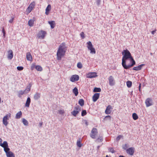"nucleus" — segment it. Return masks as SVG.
Masks as SVG:
<instances>
[{"instance_id": "nucleus-41", "label": "nucleus", "mask_w": 157, "mask_h": 157, "mask_svg": "<svg viewBox=\"0 0 157 157\" xmlns=\"http://www.w3.org/2000/svg\"><path fill=\"white\" fill-rule=\"evenodd\" d=\"M58 112L59 114H62L64 113V111L63 109H61L59 110Z\"/></svg>"}, {"instance_id": "nucleus-3", "label": "nucleus", "mask_w": 157, "mask_h": 157, "mask_svg": "<svg viewBox=\"0 0 157 157\" xmlns=\"http://www.w3.org/2000/svg\"><path fill=\"white\" fill-rule=\"evenodd\" d=\"M7 157H14V154L12 152L10 151V149L8 145L4 149Z\"/></svg>"}, {"instance_id": "nucleus-56", "label": "nucleus", "mask_w": 157, "mask_h": 157, "mask_svg": "<svg viewBox=\"0 0 157 157\" xmlns=\"http://www.w3.org/2000/svg\"><path fill=\"white\" fill-rule=\"evenodd\" d=\"M105 157H109L108 156V155H106L105 156Z\"/></svg>"}, {"instance_id": "nucleus-4", "label": "nucleus", "mask_w": 157, "mask_h": 157, "mask_svg": "<svg viewBox=\"0 0 157 157\" xmlns=\"http://www.w3.org/2000/svg\"><path fill=\"white\" fill-rule=\"evenodd\" d=\"M87 47L88 50L90 51V53L92 54H95L96 51L95 48L93 47V45L91 42L89 41L87 42Z\"/></svg>"}, {"instance_id": "nucleus-30", "label": "nucleus", "mask_w": 157, "mask_h": 157, "mask_svg": "<svg viewBox=\"0 0 157 157\" xmlns=\"http://www.w3.org/2000/svg\"><path fill=\"white\" fill-rule=\"evenodd\" d=\"M35 69L38 71H42V68L39 65L36 66Z\"/></svg>"}, {"instance_id": "nucleus-31", "label": "nucleus", "mask_w": 157, "mask_h": 157, "mask_svg": "<svg viewBox=\"0 0 157 157\" xmlns=\"http://www.w3.org/2000/svg\"><path fill=\"white\" fill-rule=\"evenodd\" d=\"M126 84L127 86L130 88L131 87L132 85V82L131 81H128L126 82Z\"/></svg>"}, {"instance_id": "nucleus-51", "label": "nucleus", "mask_w": 157, "mask_h": 157, "mask_svg": "<svg viewBox=\"0 0 157 157\" xmlns=\"http://www.w3.org/2000/svg\"><path fill=\"white\" fill-rule=\"evenodd\" d=\"M105 117V118L108 117V118H109V119L110 120V119H111V116H109V115L107 116H106V117Z\"/></svg>"}, {"instance_id": "nucleus-37", "label": "nucleus", "mask_w": 157, "mask_h": 157, "mask_svg": "<svg viewBox=\"0 0 157 157\" xmlns=\"http://www.w3.org/2000/svg\"><path fill=\"white\" fill-rule=\"evenodd\" d=\"M77 67L78 68L81 69L82 67V66L80 62H79L77 63Z\"/></svg>"}, {"instance_id": "nucleus-33", "label": "nucleus", "mask_w": 157, "mask_h": 157, "mask_svg": "<svg viewBox=\"0 0 157 157\" xmlns=\"http://www.w3.org/2000/svg\"><path fill=\"white\" fill-rule=\"evenodd\" d=\"M22 122L23 124L25 126H28V122L24 118L22 119Z\"/></svg>"}, {"instance_id": "nucleus-22", "label": "nucleus", "mask_w": 157, "mask_h": 157, "mask_svg": "<svg viewBox=\"0 0 157 157\" xmlns=\"http://www.w3.org/2000/svg\"><path fill=\"white\" fill-rule=\"evenodd\" d=\"M31 102V99L29 97L27 98L26 102L25 104V106L29 107V106Z\"/></svg>"}, {"instance_id": "nucleus-34", "label": "nucleus", "mask_w": 157, "mask_h": 157, "mask_svg": "<svg viewBox=\"0 0 157 157\" xmlns=\"http://www.w3.org/2000/svg\"><path fill=\"white\" fill-rule=\"evenodd\" d=\"M101 91V90L100 88L95 87L93 91L94 92H100Z\"/></svg>"}, {"instance_id": "nucleus-42", "label": "nucleus", "mask_w": 157, "mask_h": 157, "mask_svg": "<svg viewBox=\"0 0 157 157\" xmlns=\"http://www.w3.org/2000/svg\"><path fill=\"white\" fill-rule=\"evenodd\" d=\"M123 137V136L121 135H119L116 138V140L117 141H118L120 139L122 138Z\"/></svg>"}, {"instance_id": "nucleus-20", "label": "nucleus", "mask_w": 157, "mask_h": 157, "mask_svg": "<svg viewBox=\"0 0 157 157\" xmlns=\"http://www.w3.org/2000/svg\"><path fill=\"white\" fill-rule=\"evenodd\" d=\"M8 58L10 59H12L13 57V54L12 51V50H9L8 51Z\"/></svg>"}, {"instance_id": "nucleus-39", "label": "nucleus", "mask_w": 157, "mask_h": 157, "mask_svg": "<svg viewBox=\"0 0 157 157\" xmlns=\"http://www.w3.org/2000/svg\"><path fill=\"white\" fill-rule=\"evenodd\" d=\"M24 69V67L21 66H18L17 67V69L19 71L22 70Z\"/></svg>"}, {"instance_id": "nucleus-7", "label": "nucleus", "mask_w": 157, "mask_h": 157, "mask_svg": "<svg viewBox=\"0 0 157 157\" xmlns=\"http://www.w3.org/2000/svg\"><path fill=\"white\" fill-rule=\"evenodd\" d=\"M35 6V3L33 1L29 5L26 9V11L28 13H29L34 8Z\"/></svg>"}, {"instance_id": "nucleus-6", "label": "nucleus", "mask_w": 157, "mask_h": 157, "mask_svg": "<svg viewBox=\"0 0 157 157\" xmlns=\"http://www.w3.org/2000/svg\"><path fill=\"white\" fill-rule=\"evenodd\" d=\"M75 110H73L71 112V114L73 116L76 117L77 114L81 110V107L78 105L75 106L74 108Z\"/></svg>"}, {"instance_id": "nucleus-23", "label": "nucleus", "mask_w": 157, "mask_h": 157, "mask_svg": "<svg viewBox=\"0 0 157 157\" xmlns=\"http://www.w3.org/2000/svg\"><path fill=\"white\" fill-rule=\"evenodd\" d=\"M22 115V113L21 111L18 112L16 115L15 118L17 119L20 118Z\"/></svg>"}, {"instance_id": "nucleus-28", "label": "nucleus", "mask_w": 157, "mask_h": 157, "mask_svg": "<svg viewBox=\"0 0 157 157\" xmlns=\"http://www.w3.org/2000/svg\"><path fill=\"white\" fill-rule=\"evenodd\" d=\"M25 93V90H20L18 92V96L20 98L21 97V95L24 94Z\"/></svg>"}, {"instance_id": "nucleus-47", "label": "nucleus", "mask_w": 157, "mask_h": 157, "mask_svg": "<svg viewBox=\"0 0 157 157\" xmlns=\"http://www.w3.org/2000/svg\"><path fill=\"white\" fill-rule=\"evenodd\" d=\"M2 32L3 33V36L5 37V34H6V32L5 30V29L4 28H3L2 29Z\"/></svg>"}, {"instance_id": "nucleus-49", "label": "nucleus", "mask_w": 157, "mask_h": 157, "mask_svg": "<svg viewBox=\"0 0 157 157\" xmlns=\"http://www.w3.org/2000/svg\"><path fill=\"white\" fill-rule=\"evenodd\" d=\"M96 2L98 5H100L101 2L100 0H96Z\"/></svg>"}, {"instance_id": "nucleus-17", "label": "nucleus", "mask_w": 157, "mask_h": 157, "mask_svg": "<svg viewBox=\"0 0 157 157\" xmlns=\"http://www.w3.org/2000/svg\"><path fill=\"white\" fill-rule=\"evenodd\" d=\"M26 58L29 61H32L33 58L31 53L30 52H28L26 53Z\"/></svg>"}, {"instance_id": "nucleus-36", "label": "nucleus", "mask_w": 157, "mask_h": 157, "mask_svg": "<svg viewBox=\"0 0 157 157\" xmlns=\"http://www.w3.org/2000/svg\"><path fill=\"white\" fill-rule=\"evenodd\" d=\"M87 114V112L85 110H83L82 111L81 115L82 116H84Z\"/></svg>"}, {"instance_id": "nucleus-12", "label": "nucleus", "mask_w": 157, "mask_h": 157, "mask_svg": "<svg viewBox=\"0 0 157 157\" xmlns=\"http://www.w3.org/2000/svg\"><path fill=\"white\" fill-rule=\"evenodd\" d=\"M146 106L147 107H149L152 105V100L150 98H147L145 102Z\"/></svg>"}, {"instance_id": "nucleus-13", "label": "nucleus", "mask_w": 157, "mask_h": 157, "mask_svg": "<svg viewBox=\"0 0 157 157\" xmlns=\"http://www.w3.org/2000/svg\"><path fill=\"white\" fill-rule=\"evenodd\" d=\"M2 139L0 138V146L2 147H3L4 149L6 147H7L8 145V144L6 141H3V143H2Z\"/></svg>"}, {"instance_id": "nucleus-53", "label": "nucleus", "mask_w": 157, "mask_h": 157, "mask_svg": "<svg viewBox=\"0 0 157 157\" xmlns=\"http://www.w3.org/2000/svg\"><path fill=\"white\" fill-rule=\"evenodd\" d=\"M42 124H43L42 122H40L39 123V125L40 127H41L42 126Z\"/></svg>"}, {"instance_id": "nucleus-24", "label": "nucleus", "mask_w": 157, "mask_h": 157, "mask_svg": "<svg viewBox=\"0 0 157 157\" xmlns=\"http://www.w3.org/2000/svg\"><path fill=\"white\" fill-rule=\"evenodd\" d=\"M40 94L36 93L34 96V98L35 100H37L39 99L40 97Z\"/></svg>"}, {"instance_id": "nucleus-40", "label": "nucleus", "mask_w": 157, "mask_h": 157, "mask_svg": "<svg viewBox=\"0 0 157 157\" xmlns=\"http://www.w3.org/2000/svg\"><path fill=\"white\" fill-rule=\"evenodd\" d=\"M80 35L82 39H84L85 37V34L83 32H82L80 34Z\"/></svg>"}, {"instance_id": "nucleus-35", "label": "nucleus", "mask_w": 157, "mask_h": 157, "mask_svg": "<svg viewBox=\"0 0 157 157\" xmlns=\"http://www.w3.org/2000/svg\"><path fill=\"white\" fill-rule=\"evenodd\" d=\"M77 145L79 147H80L82 146V144L81 143L80 140H78L77 142Z\"/></svg>"}, {"instance_id": "nucleus-50", "label": "nucleus", "mask_w": 157, "mask_h": 157, "mask_svg": "<svg viewBox=\"0 0 157 157\" xmlns=\"http://www.w3.org/2000/svg\"><path fill=\"white\" fill-rule=\"evenodd\" d=\"M141 87V84L140 83L139 88V90L140 91Z\"/></svg>"}, {"instance_id": "nucleus-43", "label": "nucleus", "mask_w": 157, "mask_h": 157, "mask_svg": "<svg viewBox=\"0 0 157 157\" xmlns=\"http://www.w3.org/2000/svg\"><path fill=\"white\" fill-rule=\"evenodd\" d=\"M30 87H27L25 90V91H27V92L26 93H27L30 91Z\"/></svg>"}, {"instance_id": "nucleus-38", "label": "nucleus", "mask_w": 157, "mask_h": 157, "mask_svg": "<svg viewBox=\"0 0 157 157\" xmlns=\"http://www.w3.org/2000/svg\"><path fill=\"white\" fill-rule=\"evenodd\" d=\"M36 66L35 65V63H33L32 64L31 67V70H33L35 68Z\"/></svg>"}, {"instance_id": "nucleus-25", "label": "nucleus", "mask_w": 157, "mask_h": 157, "mask_svg": "<svg viewBox=\"0 0 157 157\" xmlns=\"http://www.w3.org/2000/svg\"><path fill=\"white\" fill-rule=\"evenodd\" d=\"M34 20L33 19H30L29 20L28 22V24L29 26L30 27H32L34 23Z\"/></svg>"}, {"instance_id": "nucleus-45", "label": "nucleus", "mask_w": 157, "mask_h": 157, "mask_svg": "<svg viewBox=\"0 0 157 157\" xmlns=\"http://www.w3.org/2000/svg\"><path fill=\"white\" fill-rule=\"evenodd\" d=\"M109 152H110L113 153H114L115 152V151L112 148H109Z\"/></svg>"}, {"instance_id": "nucleus-11", "label": "nucleus", "mask_w": 157, "mask_h": 157, "mask_svg": "<svg viewBox=\"0 0 157 157\" xmlns=\"http://www.w3.org/2000/svg\"><path fill=\"white\" fill-rule=\"evenodd\" d=\"M79 79V76L77 75H73L70 78V81L72 82L78 81Z\"/></svg>"}, {"instance_id": "nucleus-48", "label": "nucleus", "mask_w": 157, "mask_h": 157, "mask_svg": "<svg viewBox=\"0 0 157 157\" xmlns=\"http://www.w3.org/2000/svg\"><path fill=\"white\" fill-rule=\"evenodd\" d=\"M98 142H101L102 140V138L100 137L99 138H98L97 140Z\"/></svg>"}, {"instance_id": "nucleus-55", "label": "nucleus", "mask_w": 157, "mask_h": 157, "mask_svg": "<svg viewBox=\"0 0 157 157\" xmlns=\"http://www.w3.org/2000/svg\"><path fill=\"white\" fill-rule=\"evenodd\" d=\"M119 157H124L123 155H120Z\"/></svg>"}, {"instance_id": "nucleus-54", "label": "nucleus", "mask_w": 157, "mask_h": 157, "mask_svg": "<svg viewBox=\"0 0 157 157\" xmlns=\"http://www.w3.org/2000/svg\"><path fill=\"white\" fill-rule=\"evenodd\" d=\"M85 124L86 125H88V122L87 121H86L85 122Z\"/></svg>"}, {"instance_id": "nucleus-44", "label": "nucleus", "mask_w": 157, "mask_h": 157, "mask_svg": "<svg viewBox=\"0 0 157 157\" xmlns=\"http://www.w3.org/2000/svg\"><path fill=\"white\" fill-rule=\"evenodd\" d=\"M128 146H127V145L126 144H124V145H123L122 146V147H123V149L124 150H126L127 148H128Z\"/></svg>"}, {"instance_id": "nucleus-29", "label": "nucleus", "mask_w": 157, "mask_h": 157, "mask_svg": "<svg viewBox=\"0 0 157 157\" xmlns=\"http://www.w3.org/2000/svg\"><path fill=\"white\" fill-rule=\"evenodd\" d=\"M132 117L133 119L135 120H136L138 118V117L136 113H134L132 114Z\"/></svg>"}, {"instance_id": "nucleus-46", "label": "nucleus", "mask_w": 157, "mask_h": 157, "mask_svg": "<svg viewBox=\"0 0 157 157\" xmlns=\"http://www.w3.org/2000/svg\"><path fill=\"white\" fill-rule=\"evenodd\" d=\"M14 19V17H11V19L9 20V22L10 23H12Z\"/></svg>"}, {"instance_id": "nucleus-27", "label": "nucleus", "mask_w": 157, "mask_h": 157, "mask_svg": "<svg viewBox=\"0 0 157 157\" xmlns=\"http://www.w3.org/2000/svg\"><path fill=\"white\" fill-rule=\"evenodd\" d=\"M73 92L75 94V96H77L78 92V89L76 87H75L73 90Z\"/></svg>"}, {"instance_id": "nucleus-19", "label": "nucleus", "mask_w": 157, "mask_h": 157, "mask_svg": "<svg viewBox=\"0 0 157 157\" xmlns=\"http://www.w3.org/2000/svg\"><path fill=\"white\" fill-rule=\"evenodd\" d=\"M51 9V6L50 4H49L45 10V13L46 15H48L49 13V11Z\"/></svg>"}, {"instance_id": "nucleus-32", "label": "nucleus", "mask_w": 157, "mask_h": 157, "mask_svg": "<svg viewBox=\"0 0 157 157\" xmlns=\"http://www.w3.org/2000/svg\"><path fill=\"white\" fill-rule=\"evenodd\" d=\"M79 104L82 106L84 105V101L83 99H80L78 101Z\"/></svg>"}, {"instance_id": "nucleus-16", "label": "nucleus", "mask_w": 157, "mask_h": 157, "mask_svg": "<svg viewBox=\"0 0 157 157\" xmlns=\"http://www.w3.org/2000/svg\"><path fill=\"white\" fill-rule=\"evenodd\" d=\"M100 96V93H95L92 97V100L94 102H96L99 98Z\"/></svg>"}, {"instance_id": "nucleus-18", "label": "nucleus", "mask_w": 157, "mask_h": 157, "mask_svg": "<svg viewBox=\"0 0 157 157\" xmlns=\"http://www.w3.org/2000/svg\"><path fill=\"white\" fill-rule=\"evenodd\" d=\"M144 65V64H141L138 66L135 67L133 68V70L135 71H139L140 70L143 66Z\"/></svg>"}, {"instance_id": "nucleus-2", "label": "nucleus", "mask_w": 157, "mask_h": 157, "mask_svg": "<svg viewBox=\"0 0 157 157\" xmlns=\"http://www.w3.org/2000/svg\"><path fill=\"white\" fill-rule=\"evenodd\" d=\"M67 50V47L65 43H61L59 46L57 50L56 56L58 60H61L62 57L64 56Z\"/></svg>"}, {"instance_id": "nucleus-21", "label": "nucleus", "mask_w": 157, "mask_h": 157, "mask_svg": "<svg viewBox=\"0 0 157 157\" xmlns=\"http://www.w3.org/2000/svg\"><path fill=\"white\" fill-rule=\"evenodd\" d=\"M111 108V107L110 105H109L107 107L105 110V113L106 114H109L111 113V111L110 109Z\"/></svg>"}, {"instance_id": "nucleus-9", "label": "nucleus", "mask_w": 157, "mask_h": 157, "mask_svg": "<svg viewBox=\"0 0 157 157\" xmlns=\"http://www.w3.org/2000/svg\"><path fill=\"white\" fill-rule=\"evenodd\" d=\"M109 84L110 86H113L115 84V81L113 77L112 76H110L108 78Z\"/></svg>"}, {"instance_id": "nucleus-10", "label": "nucleus", "mask_w": 157, "mask_h": 157, "mask_svg": "<svg viewBox=\"0 0 157 157\" xmlns=\"http://www.w3.org/2000/svg\"><path fill=\"white\" fill-rule=\"evenodd\" d=\"M46 34V32L44 31L41 30L38 34L37 36L38 38L44 39Z\"/></svg>"}, {"instance_id": "nucleus-52", "label": "nucleus", "mask_w": 157, "mask_h": 157, "mask_svg": "<svg viewBox=\"0 0 157 157\" xmlns=\"http://www.w3.org/2000/svg\"><path fill=\"white\" fill-rule=\"evenodd\" d=\"M155 31H156V30H154V31H152L151 32L152 34L153 35L154 34V33H155Z\"/></svg>"}, {"instance_id": "nucleus-5", "label": "nucleus", "mask_w": 157, "mask_h": 157, "mask_svg": "<svg viewBox=\"0 0 157 157\" xmlns=\"http://www.w3.org/2000/svg\"><path fill=\"white\" fill-rule=\"evenodd\" d=\"M11 116V114L9 113L8 114H6L3 118L2 119V122L3 124L5 126H7L8 123L7 121L8 120Z\"/></svg>"}, {"instance_id": "nucleus-14", "label": "nucleus", "mask_w": 157, "mask_h": 157, "mask_svg": "<svg viewBox=\"0 0 157 157\" xmlns=\"http://www.w3.org/2000/svg\"><path fill=\"white\" fill-rule=\"evenodd\" d=\"M127 153L130 155H132L134 153V148L133 147H131L127 149L126 150Z\"/></svg>"}, {"instance_id": "nucleus-1", "label": "nucleus", "mask_w": 157, "mask_h": 157, "mask_svg": "<svg viewBox=\"0 0 157 157\" xmlns=\"http://www.w3.org/2000/svg\"><path fill=\"white\" fill-rule=\"evenodd\" d=\"M122 54V65L124 69H128L135 65L136 62L128 50H124Z\"/></svg>"}, {"instance_id": "nucleus-15", "label": "nucleus", "mask_w": 157, "mask_h": 157, "mask_svg": "<svg viewBox=\"0 0 157 157\" xmlns=\"http://www.w3.org/2000/svg\"><path fill=\"white\" fill-rule=\"evenodd\" d=\"M97 73L96 72L89 73L86 75V77L87 78H93L97 76Z\"/></svg>"}, {"instance_id": "nucleus-8", "label": "nucleus", "mask_w": 157, "mask_h": 157, "mask_svg": "<svg viewBox=\"0 0 157 157\" xmlns=\"http://www.w3.org/2000/svg\"><path fill=\"white\" fill-rule=\"evenodd\" d=\"M98 133L97 129L95 128H93L91 131L90 134V137L93 139H94Z\"/></svg>"}, {"instance_id": "nucleus-26", "label": "nucleus", "mask_w": 157, "mask_h": 157, "mask_svg": "<svg viewBox=\"0 0 157 157\" xmlns=\"http://www.w3.org/2000/svg\"><path fill=\"white\" fill-rule=\"evenodd\" d=\"M48 23L50 25L52 29H53L55 26V22L54 21H49Z\"/></svg>"}]
</instances>
